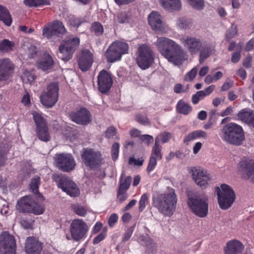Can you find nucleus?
<instances>
[{"instance_id":"nucleus-36","label":"nucleus","mask_w":254,"mask_h":254,"mask_svg":"<svg viewBox=\"0 0 254 254\" xmlns=\"http://www.w3.org/2000/svg\"><path fill=\"white\" fill-rule=\"evenodd\" d=\"M177 110L180 113L187 115L191 111L192 108L189 104L180 100L177 104Z\"/></svg>"},{"instance_id":"nucleus-37","label":"nucleus","mask_w":254,"mask_h":254,"mask_svg":"<svg viewBox=\"0 0 254 254\" xmlns=\"http://www.w3.org/2000/svg\"><path fill=\"white\" fill-rule=\"evenodd\" d=\"M14 43L8 39H3L0 42V52L8 53L13 50Z\"/></svg>"},{"instance_id":"nucleus-19","label":"nucleus","mask_w":254,"mask_h":254,"mask_svg":"<svg viewBox=\"0 0 254 254\" xmlns=\"http://www.w3.org/2000/svg\"><path fill=\"white\" fill-rule=\"evenodd\" d=\"M97 78L99 91L102 93L108 92L113 84V80L109 73L103 69L99 72Z\"/></svg>"},{"instance_id":"nucleus-59","label":"nucleus","mask_w":254,"mask_h":254,"mask_svg":"<svg viewBox=\"0 0 254 254\" xmlns=\"http://www.w3.org/2000/svg\"><path fill=\"white\" fill-rule=\"evenodd\" d=\"M189 88V85H187L186 88H183L181 84L178 83L174 87V92L176 93H180L181 92H186L188 91Z\"/></svg>"},{"instance_id":"nucleus-18","label":"nucleus","mask_w":254,"mask_h":254,"mask_svg":"<svg viewBox=\"0 0 254 254\" xmlns=\"http://www.w3.org/2000/svg\"><path fill=\"white\" fill-rule=\"evenodd\" d=\"M1 237L3 240H0V254H16V241L14 237L5 233Z\"/></svg>"},{"instance_id":"nucleus-41","label":"nucleus","mask_w":254,"mask_h":254,"mask_svg":"<svg viewBox=\"0 0 254 254\" xmlns=\"http://www.w3.org/2000/svg\"><path fill=\"white\" fill-rule=\"evenodd\" d=\"M91 30L96 36L101 35L104 32L103 26L100 23L98 22L93 23L91 27Z\"/></svg>"},{"instance_id":"nucleus-2","label":"nucleus","mask_w":254,"mask_h":254,"mask_svg":"<svg viewBox=\"0 0 254 254\" xmlns=\"http://www.w3.org/2000/svg\"><path fill=\"white\" fill-rule=\"evenodd\" d=\"M153 205L164 216L171 217L176 210L177 197L174 189L169 188L152 198Z\"/></svg>"},{"instance_id":"nucleus-52","label":"nucleus","mask_w":254,"mask_h":254,"mask_svg":"<svg viewBox=\"0 0 254 254\" xmlns=\"http://www.w3.org/2000/svg\"><path fill=\"white\" fill-rule=\"evenodd\" d=\"M135 120L138 123L142 125H146L149 124V120L145 115L137 114L135 117Z\"/></svg>"},{"instance_id":"nucleus-1","label":"nucleus","mask_w":254,"mask_h":254,"mask_svg":"<svg viewBox=\"0 0 254 254\" xmlns=\"http://www.w3.org/2000/svg\"><path fill=\"white\" fill-rule=\"evenodd\" d=\"M155 45L161 55L175 65L181 64L187 59L182 47L172 39L158 37Z\"/></svg>"},{"instance_id":"nucleus-34","label":"nucleus","mask_w":254,"mask_h":254,"mask_svg":"<svg viewBox=\"0 0 254 254\" xmlns=\"http://www.w3.org/2000/svg\"><path fill=\"white\" fill-rule=\"evenodd\" d=\"M54 61L52 57L48 55L44 58L43 61H41L39 64L38 66L42 70L46 71L51 69L53 65Z\"/></svg>"},{"instance_id":"nucleus-44","label":"nucleus","mask_w":254,"mask_h":254,"mask_svg":"<svg viewBox=\"0 0 254 254\" xmlns=\"http://www.w3.org/2000/svg\"><path fill=\"white\" fill-rule=\"evenodd\" d=\"M148 203V195L147 193H144L142 195L139 201V211L142 212L145 208L146 205Z\"/></svg>"},{"instance_id":"nucleus-31","label":"nucleus","mask_w":254,"mask_h":254,"mask_svg":"<svg viewBox=\"0 0 254 254\" xmlns=\"http://www.w3.org/2000/svg\"><path fill=\"white\" fill-rule=\"evenodd\" d=\"M254 111L248 109H244L241 110L237 114L238 119L242 122L249 124L252 114H253Z\"/></svg>"},{"instance_id":"nucleus-10","label":"nucleus","mask_w":254,"mask_h":254,"mask_svg":"<svg viewBox=\"0 0 254 254\" xmlns=\"http://www.w3.org/2000/svg\"><path fill=\"white\" fill-rule=\"evenodd\" d=\"M79 43V38L77 37H71L63 42L59 47V58L64 61L70 60Z\"/></svg>"},{"instance_id":"nucleus-43","label":"nucleus","mask_w":254,"mask_h":254,"mask_svg":"<svg viewBox=\"0 0 254 254\" xmlns=\"http://www.w3.org/2000/svg\"><path fill=\"white\" fill-rule=\"evenodd\" d=\"M171 137V133L169 132H164L159 134L155 138V141H158V145L161 142L162 143H165L169 141Z\"/></svg>"},{"instance_id":"nucleus-20","label":"nucleus","mask_w":254,"mask_h":254,"mask_svg":"<svg viewBox=\"0 0 254 254\" xmlns=\"http://www.w3.org/2000/svg\"><path fill=\"white\" fill-rule=\"evenodd\" d=\"M14 69V65L9 59H0V81L7 80Z\"/></svg>"},{"instance_id":"nucleus-55","label":"nucleus","mask_w":254,"mask_h":254,"mask_svg":"<svg viewBox=\"0 0 254 254\" xmlns=\"http://www.w3.org/2000/svg\"><path fill=\"white\" fill-rule=\"evenodd\" d=\"M196 138H197V137H196L195 133L194 131H193L190 132L186 136H185L184 138L183 141L186 144H188V143L190 142Z\"/></svg>"},{"instance_id":"nucleus-24","label":"nucleus","mask_w":254,"mask_h":254,"mask_svg":"<svg viewBox=\"0 0 254 254\" xmlns=\"http://www.w3.org/2000/svg\"><path fill=\"white\" fill-rule=\"evenodd\" d=\"M199 52V62L202 64L214 53L215 48L212 44L204 42L202 43V46Z\"/></svg>"},{"instance_id":"nucleus-12","label":"nucleus","mask_w":254,"mask_h":254,"mask_svg":"<svg viewBox=\"0 0 254 254\" xmlns=\"http://www.w3.org/2000/svg\"><path fill=\"white\" fill-rule=\"evenodd\" d=\"M54 162L56 167L63 172H69L75 166L74 158L70 154H57L54 157Z\"/></svg>"},{"instance_id":"nucleus-56","label":"nucleus","mask_w":254,"mask_h":254,"mask_svg":"<svg viewBox=\"0 0 254 254\" xmlns=\"http://www.w3.org/2000/svg\"><path fill=\"white\" fill-rule=\"evenodd\" d=\"M117 197L120 202L122 203L127 198L128 194L126 192V191L118 190Z\"/></svg>"},{"instance_id":"nucleus-57","label":"nucleus","mask_w":254,"mask_h":254,"mask_svg":"<svg viewBox=\"0 0 254 254\" xmlns=\"http://www.w3.org/2000/svg\"><path fill=\"white\" fill-rule=\"evenodd\" d=\"M116 129L114 127H110L105 132V137L107 138H112L116 134Z\"/></svg>"},{"instance_id":"nucleus-51","label":"nucleus","mask_w":254,"mask_h":254,"mask_svg":"<svg viewBox=\"0 0 254 254\" xmlns=\"http://www.w3.org/2000/svg\"><path fill=\"white\" fill-rule=\"evenodd\" d=\"M117 21L120 23H126L129 21V17L126 12H121L117 15Z\"/></svg>"},{"instance_id":"nucleus-30","label":"nucleus","mask_w":254,"mask_h":254,"mask_svg":"<svg viewBox=\"0 0 254 254\" xmlns=\"http://www.w3.org/2000/svg\"><path fill=\"white\" fill-rule=\"evenodd\" d=\"M70 232L74 240L79 241V219L73 220L70 225Z\"/></svg>"},{"instance_id":"nucleus-25","label":"nucleus","mask_w":254,"mask_h":254,"mask_svg":"<svg viewBox=\"0 0 254 254\" xmlns=\"http://www.w3.org/2000/svg\"><path fill=\"white\" fill-rule=\"evenodd\" d=\"M33 199L29 196H25L22 197L17 202V209L20 212L29 213L32 210L31 206L33 204Z\"/></svg>"},{"instance_id":"nucleus-35","label":"nucleus","mask_w":254,"mask_h":254,"mask_svg":"<svg viewBox=\"0 0 254 254\" xmlns=\"http://www.w3.org/2000/svg\"><path fill=\"white\" fill-rule=\"evenodd\" d=\"M23 3L29 7H37L50 4V0H24Z\"/></svg>"},{"instance_id":"nucleus-42","label":"nucleus","mask_w":254,"mask_h":254,"mask_svg":"<svg viewBox=\"0 0 254 254\" xmlns=\"http://www.w3.org/2000/svg\"><path fill=\"white\" fill-rule=\"evenodd\" d=\"M189 4L194 9L198 10L202 9L204 7L203 0H187Z\"/></svg>"},{"instance_id":"nucleus-8","label":"nucleus","mask_w":254,"mask_h":254,"mask_svg":"<svg viewBox=\"0 0 254 254\" xmlns=\"http://www.w3.org/2000/svg\"><path fill=\"white\" fill-rule=\"evenodd\" d=\"M137 52L136 62L138 65L142 69L149 68L154 61V54L151 48L147 45L143 44L138 47Z\"/></svg>"},{"instance_id":"nucleus-4","label":"nucleus","mask_w":254,"mask_h":254,"mask_svg":"<svg viewBox=\"0 0 254 254\" xmlns=\"http://www.w3.org/2000/svg\"><path fill=\"white\" fill-rule=\"evenodd\" d=\"M219 205L222 209H227L231 207L235 199V193L228 185L223 184L220 187H216Z\"/></svg>"},{"instance_id":"nucleus-39","label":"nucleus","mask_w":254,"mask_h":254,"mask_svg":"<svg viewBox=\"0 0 254 254\" xmlns=\"http://www.w3.org/2000/svg\"><path fill=\"white\" fill-rule=\"evenodd\" d=\"M238 33L237 26L235 24H232L231 27L228 29L226 33V40L229 41Z\"/></svg>"},{"instance_id":"nucleus-61","label":"nucleus","mask_w":254,"mask_h":254,"mask_svg":"<svg viewBox=\"0 0 254 254\" xmlns=\"http://www.w3.org/2000/svg\"><path fill=\"white\" fill-rule=\"evenodd\" d=\"M20 223L21 225L26 229L31 228L32 226L30 221L26 218H22L20 221Z\"/></svg>"},{"instance_id":"nucleus-3","label":"nucleus","mask_w":254,"mask_h":254,"mask_svg":"<svg viewBox=\"0 0 254 254\" xmlns=\"http://www.w3.org/2000/svg\"><path fill=\"white\" fill-rule=\"evenodd\" d=\"M221 139L229 144L240 146L245 139L242 127L234 123H229L223 126L218 131Z\"/></svg>"},{"instance_id":"nucleus-7","label":"nucleus","mask_w":254,"mask_h":254,"mask_svg":"<svg viewBox=\"0 0 254 254\" xmlns=\"http://www.w3.org/2000/svg\"><path fill=\"white\" fill-rule=\"evenodd\" d=\"M128 50V46L127 43L116 41L109 46L105 55L109 62L114 63L120 60L122 55L127 54Z\"/></svg>"},{"instance_id":"nucleus-6","label":"nucleus","mask_w":254,"mask_h":254,"mask_svg":"<svg viewBox=\"0 0 254 254\" xmlns=\"http://www.w3.org/2000/svg\"><path fill=\"white\" fill-rule=\"evenodd\" d=\"M53 181L56 183L59 188L71 196H75L78 194L76 185L65 175L62 173H55L52 175Z\"/></svg>"},{"instance_id":"nucleus-9","label":"nucleus","mask_w":254,"mask_h":254,"mask_svg":"<svg viewBox=\"0 0 254 254\" xmlns=\"http://www.w3.org/2000/svg\"><path fill=\"white\" fill-rule=\"evenodd\" d=\"M59 90L58 83H50L47 86L46 91L43 92L40 96L41 103L47 107H53L58 100Z\"/></svg>"},{"instance_id":"nucleus-22","label":"nucleus","mask_w":254,"mask_h":254,"mask_svg":"<svg viewBox=\"0 0 254 254\" xmlns=\"http://www.w3.org/2000/svg\"><path fill=\"white\" fill-rule=\"evenodd\" d=\"M239 171L241 175L254 182V162L244 159L239 163Z\"/></svg>"},{"instance_id":"nucleus-46","label":"nucleus","mask_w":254,"mask_h":254,"mask_svg":"<svg viewBox=\"0 0 254 254\" xmlns=\"http://www.w3.org/2000/svg\"><path fill=\"white\" fill-rule=\"evenodd\" d=\"M197 71V68L196 67H194L185 75L184 77L185 80L186 81H192L195 77Z\"/></svg>"},{"instance_id":"nucleus-47","label":"nucleus","mask_w":254,"mask_h":254,"mask_svg":"<svg viewBox=\"0 0 254 254\" xmlns=\"http://www.w3.org/2000/svg\"><path fill=\"white\" fill-rule=\"evenodd\" d=\"M119 148L120 145L117 142L114 143L112 146V157L114 161L116 160L118 157Z\"/></svg>"},{"instance_id":"nucleus-63","label":"nucleus","mask_w":254,"mask_h":254,"mask_svg":"<svg viewBox=\"0 0 254 254\" xmlns=\"http://www.w3.org/2000/svg\"><path fill=\"white\" fill-rule=\"evenodd\" d=\"M133 231V230L131 228H129L126 230L123 237V242H126L130 238L132 234Z\"/></svg>"},{"instance_id":"nucleus-45","label":"nucleus","mask_w":254,"mask_h":254,"mask_svg":"<svg viewBox=\"0 0 254 254\" xmlns=\"http://www.w3.org/2000/svg\"><path fill=\"white\" fill-rule=\"evenodd\" d=\"M31 209L32 210L30 211V213H33L36 215L41 214L45 210L44 208L42 206L37 203H34V201L31 206Z\"/></svg>"},{"instance_id":"nucleus-54","label":"nucleus","mask_w":254,"mask_h":254,"mask_svg":"<svg viewBox=\"0 0 254 254\" xmlns=\"http://www.w3.org/2000/svg\"><path fill=\"white\" fill-rule=\"evenodd\" d=\"M144 159L142 158L135 159L133 157H130L128 161L129 165L141 166L142 165Z\"/></svg>"},{"instance_id":"nucleus-11","label":"nucleus","mask_w":254,"mask_h":254,"mask_svg":"<svg viewBox=\"0 0 254 254\" xmlns=\"http://www.w3.org/2000/svg\"><path fill=\"white\" fill-rule=\"evenodd\" d=\"M33 118L36 126V134L37 138L42 141H49L51 139V136L46 120L37 112L33 114Z\"/></svg>"},{"instance_id":"nucleus-38","label":"nucleus","mask_w":254,"mask_h":254,"mask_svg":"<svg viewBox=\"0 0 254 254\" xmlns=\"http://www.w3.org/2000/svg\"><path fill=\"white\" fill-rule=\"evenodd\" d=\"M153 158L157 160H160L162 158V154L161 152V146L158 145V141H155L154 145L152 147L151 155Z\"/></svg>"},{"instance_id":"nucleus-64","label":"nucleus","mask_w":254,"mask_h":254,"mask_svg":"<svg viewBox=\"0 0 254 254\" xmlns=\"http://www.w3.org/2000/svg\"><path fill=\"white\" fill-rule=\"evenodd\" d=\"M21 103L24 106H29L30 105V97L28 92H26L23 96L21 99Z\"/></svg>"},{"instance_id":"nucleus-33","label":"nucleus","mask_w":254,"mask_h":254,"mask_svg":"<svg viewBox=\"0 0 254 254\" xmlns=\"http://www.w3.org/2000/svg\"><path fill=\"white\" fill-rule=\"evenodd\" d=\"M193 22L191 19L180 17L176 21V26L180 29L187 30L192 26Z\"/></svg>"},{"instance_id":"nucleus-17","label":"nucleus","mask_w":254,"mask_h":254,"mask_svg":"<svg viewBox=\"0 0 254 254\" xmlns=\"http://www.w3.org/2000/svg\"><path fill=\"white\" fill-rule=\"evenodd\" d=\"M148 23L151 29L156 32L165 33L168 28L163 21L159 12L153 11L148 16Z\"/></svg>"},{"instance_id":"nucleus-53","label":"nucleus","mask_w":254,"mask_h":254,"mask_svg":"<svg viewBox=\"0 0 254 254\" xmlns=\"http://www.w3.org/2000/svg\"><path fill=\"white\" fill-rule=\"evenodd\" d=\"M158 160L153 158L152 157H150L149 163L146 169L148 173L152 172L155 168L157 165V161Z\"/></svg>"},{"instance_id":"nucleus-13","label":"nucleus","mask_w":254,"mask_h":254,"mask_svg":"<svg viewBox=\"0 0 254 254\" xmlns=\"http://www.w3.org/2000/svg\"><path fill=\"white\" fill-rule=\"evenodd\" d=\"M82 157L85 165L92 169L98 168L102 161L101 152L91 148L85 149Z\"/></svg>"},{"instance_id":"nucleus-32","label":"nucleus","mask_w":254,"mask_h":254,"mask_svg":"<svg viewBox=\"0 0 254 254\" xmlns=\"http://www.w3.org/2000/svg\"><path fill=\"white\" fill-rule=\"evenodd\" d=\"M92 115L90 112L86 108H80V125L86 126L92 121Z\"/></svg>"},{"instance_id":"nucleus-49","label":"nucleus","mask_w":254,"mask_h":254,"mask_svg":"<svg viewBox=\"0 0 254 254\" xmlns=\"http://www.w3.org/2000/svg\"><path fill=\"white\" fill-rule=\"evenodd\" d=\"M107 236V231L103 230L102 232L95 237L93 240V244L96 245L103 241Z\"/></svg>"},{"instance_id":"nucleus-23","label":"nucleus","mask_w":254,"mask_h":254,"mask_svg":"<svg viewBox=\"0 0 254 254\" xmlns=\"http://www.w3.org/2000/svg\"><path fill=\"white\" fill-rule=\"evenodd\" d=\"M93 62V55L88 49H82L80 52V70L86 71L91 67Z\"/></svg>"},{"instance_id":"nucleus-5","label":"nucleus","mask_w":254,"mask_h":254,"mask_svg":"<svg viewBox=\"0 0 254 254\" xmlns=\"http://www.w3.org/2000/svg\"><path fill=\"white\" fill-rule=\"evenodd\" d=\"M188 204L191 212L195 215L205 217L208 213V204L207 198L205 196H194L190 197Z\"/></svg>"},{"instance_id":"nucleus-15","label":"nucleus","mask_w":254,"mask_h":254,"mask_svg":"<svg viewBox=\"0 0 254 254\" xmlns=\"http://www.w3.org/2000/svg\"><path fill=\"white\" fill-rule=\"evenodd\" d=\"M66 32L62 22L54 20L45 25L42 30V35L48 39L54 36H58L59 34H64Z\"/></svg>"},{"instance_id":"nucleus-50","label":"nucleus","mask_w":254,"mask_h":254,"mask_svg":"<svg viewBox=\"0 0 254 254\" xmlns=\"http://www.w3.org/2000/svg\"><path fill=\"white\" fill-rule=\"evenodd\" d=\"M90 226L89 224H87L80 220V239L86 235Z\"/></svg>"},{"instance_id":"nucleus-14","label":"nucleus","mask_w":254,"mask_h":254,"mask_svg":"<svg viewBox=\"0 0 254 254\" xmlns=\"http://www.w3.org/2000/svg\"><path fill=\"white\" fill-rule=\"evenodd\" d=\"M193 180L201 189L208 187L211 177L206 170L201 167H191L190 172Z\"/></svg>"},{"instance_id":"nucleus-58","label":"nucleus","mask_w":254,"mask_h":254,"mask_svg":"<svg viewBox=\"0 0 254 254\" xmlns=\"http://www.w3.org/2000/svg\"><path fill=\"white\" fill-rule=\"evenodd\" d=\"M37 49L34 46H31L28 49L27 54L29 59L34 58L37 55Z\"/></svg>"},{"instance_id":"nucleus-29","label":"nucleus","mask_w":254,"mask_h":254,"mask_svg":"<svg viewBox=\"0 0 254 254\" xmlns=\"http://www.w3.org/2000/svg\"><path fill=\"white\" fill-rule=\"evenodd\" d=\"M40 185V178L36 177L31 180L29 185V189L31 191L36 195L37 198L41 200L43 198V196L39 191V188Z\"/></svg>"},{"instance_id":"nucleus-40","label":"nucleus","mask_w":254,"mask_h":254,"mask_svg":"<svg viewBox=\"0 0 254 254\" xmlns=\"http://www.w3.org/2000/svg\"><path fill=\"white\" fill-rule=\"evenodd\" d=\"M132 178L128 176L124 179L122 177L121 179L119 190L127 191L130 187Z\"/></svg>"},{"instance_id":"nucleus-21","label":"nucleus","mask_w":254,"mask_h":254,"mask_svg":"<svg viewBox=\"0 0 254 254\" xmlns=\"http://www.w3.org/2000/svg\"><path fill=\"white\" fill-rule=\"evenodd\" d=\"M43 249V243L35 237H28L25 243L26 254H40Z\"/></svg>"},{"instance_id":"nucleus-48","label":"nucleus","mask_w":254,"mask_h":254,"mask_svg":"<svg viewBox=\"0 0 254 254\" xmlns=\"http://www.w3.org/2000/svg\"><path fill=\"white\" fill-rule=\"evenodd\" d=\"M203 90L197 91L195 94L192 96L191 101L194 104H196L199 100L202 99L204 96Z\"/></svg>"},{"instance_id":"nucleus-16","label":"nucleus","mask_w":254,"mask_h":254,"mask_svg":"<svg viewBox=\"0 0 254 254\" xmlns=\"http://www.w3.org/2000/svg\"><path fill=\"white\" fill-rule=\"evenodd\" d=\"M180 40L185 49L191 55H196L202 46L201 40L194 36H183L180 38Z\"/></svg>"},{"instance_id":"nucleus-60","label":"nucleus","mask_w":254,"mask_h":254,"mask_svg":"<svg viewBox=\"0 0 254 254\" xmlns=\"http://www.w3.org/2000/svg\"><path fill=\"white\" fill-rule=\"evenodd\" d=\"M118 219V215L116 213H113L110 216L108 220V224L110 227H113Z\"/></svg>"},{"instance_id":"nucleus-62","label":"nucleus","mask_w":254,"mask_h":254,"mask_svg":"<svg viewBox=\"0 0 254 254\" xmlns=\"http://www.w3.org/2000/svg\"><path fill=\"white\" fill-rule=\"evenodd\" d=\"M69 117L72 121L79 124V110L71 113Z\"/></svg>"},{"instance_id":"nucleus-26","label":"nucleus","mask_w":254,"mask_h":254,"mask_svg":"<svg viewBox=\"0 0 254 254\" xmlns=\"http://www.w3.org/2000/svg\"><path fill=\"white\" fill-rule=\"evenodd\" d=\"M243 249V246L240 241L235 240L230 241L227 243L225 254H237L241 253Z\"/></svg>"},{"instance_id":"nucleus-27","label":"nucleus","mask_w":254,"mask_h":254,"mask_svg":"<svg viewBox=\"0 0 254 254\" xmlns=\"http://www.w3.org/2000/svg\"><path fill=\"white\" fill-rule=\"evenodd\" d=\"M162 6L167 9L180 10L182 7L180 0H159Z\"/></svg>"},{"instance_id":"nucleus-28","label":"nucleus","mask_w":254,"mask_h":254,"mask_svg":"<svg viewBox=\"0 0 254 254\" xmlns=\"http://www.w3.org/2000/svg\"><path fill=\"white\" fill-rule=\"evenodd\" d=\"M0 20L7 26H10L12 22L9 10L6 7L1 5H0Z\"/></svg>"}]
</instances>
